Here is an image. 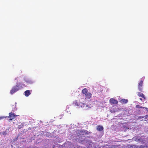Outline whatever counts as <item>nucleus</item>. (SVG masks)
Returning a JSON list of instances; mask_svg holds the SVG:
<instances>
[{
    "instance_id": "1",
    "label": "nucleus",
    "mask_w": 148,
    "mask_h": 148,
    "mask_svg": "<svg viewBox=\"0 0 148 148\" xmlns=\"http://www.w3.org/2000/svg\"><path fill=\"white\" fill-rule=\"evenodd\" d=\"M20 88L19 86V85H16L14 86L10 91V93L12 95L15 92L18 91Z\"/></svg>"
},
{
    "instance_id": "2",
    "label": "nucleus",
    "mask_w": 148,
    "mask_h": 148,
    "mask_svg": "<svg viewBox=\"0 0 148 148\" xmlns=\"http://www.w3.org/2000/svg\"><path fill=\"white\" fill-rule=\"evenodd\" d=\"M143 81L142 80L140 81L138 84V89L139 90L140 92H143Z\"/></svg>"
},
{
    "instance_id": "3",
    "label": "nucleus",
    "mask_w": 148,
    "mask_h": 148,
    "mask_svg": "<svg viewBox=\"0 0 148 148\" xmlns=\"http://www.w3.org/2000/svg\"><path fill=\"white\" fill-rule=\"evenodd\" d=\"M110 102L112 104H117L118 103V101L113 98H111L110 100Z\"/></svg>"
},
{
    "instance_id": "4",
    "label": "nucleus",
    "mask_w": 148,
    "mask_h": 148,
    "mask_svg": "<svg viewBox=\"0 0 148 148\" xmlns=\"http://www.w3.org/2000/svg\"><path fill=\"white\" fill-rule=\"evenodd\" d=\"M80 106L81 107L86 109H87L89 108L88 106L85 103H81Z\"/></svg>"
},
{
    "instance_id": "5",
    "label": "nucleus",
    "mask_w": 148,
    "mask_h": 148,
    "mask_svg": "<svg viewBox=\"0 0 148 148\" xmlns=\"http://www.w3.org/2000/svg\"><path fill=\"white\" fill-rule=\"evenodd\" d=\"M137 95H138L139 97H142L144 99L143 101H144L145 100V95H144V94L142 93L141 92H138L137 93Z\"/></svg>"
},
{
    "instance_id": "6",
    "label": "nucleus",
    "mask_w": 148,
    "mask_h": 148,
    "mask_svg": "<svg viewBox=\"0 0 148 148\" xmlns=\"http://www.w3.org/2000/svg\"><path fill=\"white\" fill-rule=\"evenodd\" d=\"M92 94L90 92H87L85 95L86 99H90V98L92 96Z\"/></svg>"
},
{
    "instance_id": "7",
    "label": "nucleus",
    "mask_w": 148,
    "mask_h": 148,
    "mask_svg": "<svg viewBox=\"0 0 148 148\" xmlns=\"http://www.w3.org/2000/svg\"><path fill=\"white\" fill-rule=\"evenodd\" d=\"M9 115L8 116V117L12 118V119H14L16 116V115H15L14 113L12 112L10 113L9 114Z\"/></svg>"
},
{
    "instance_id": "8",
    "label": "nucleus",
    "mask_w": 148,
    "mask_h": 148,
    "mask_svg": "<svg viewBox=\"0 0 148 148\" xmlns=\"http://www.w3.org/2000/svg\"><path fill=\"white\" fill-rule=\"evenodd\" d=\"M120 102L122 104H124L128 102V100L125 99H123L121 100Z\"/></svg>"
},
{
    "instance_id": "9",
    "label": "nucleus",
    "mask_w": 148,
    "mask_h": 148,
    "mask_svg": "<svg viewBox=\"0 0 148 148\" xmlns=\"http://www.w3.org/2000/svg\"><path fill=\"white\" fill-rule=\"evenodd\" d=\"M31 94L30 90H27L24 92V95L26 97H28Z\"/></svg>"
},
{
    "instance_id": "10",
    "label": "nucleus",
    "mask_w": 148,
    "mask_h": 148,
    "mask_svg": "<svg viewBox=\"0 0 148 148\" xmlns=\"http://www.w3.org/2000/svg\"><path fill=\"white\" fill-rule=\"evenodd\" d=\"M103 129V128L102 126L98 125L97 127V130L99 131H102Z\"/></svg>"
},
{
    "instance_id": "11",
    "label": "nucleus",
    "mask_w": 148,
    "mask_h": 148,
    "mask_svg": "<svg viewBox=\"0 0 148 148\" xmlns=\"http://www.w3.org/2000/svg\"><path fill=\"white\" fill-rule=\"evenodd\" d=\"M88 92V90L86 88L83 89L82 90V92L85 95Z\"/></svg>"
},
{
    "instance_id": "12",
    "label": "nucleus",
    "mask_w": 148,
    "mask_h": 148,
    "mask_svg": "<svg viewBox=\"0 0 148 148\" xmlns=\"http://www.w3.org/2000/svg\"><path fill=\"white\" fill-rule=\"evenodd\" d=\"M74 103L75 106H78L79 105V102H78L77 100H75L74 102Z\"/></svg>"
},
{
    "instance_id": "13",
    "label": "nucleus",
    "mask_w": 148,
    "mask_h": 148,
    "mask_svg": "<svg viewBox=\"0 0 148 148\" xmlns=\"http://www.w3.org/2000/svg\"><path fill=\"white\" fill-rule=\"evenodd\" d=\"M24 126V125L22 123H21L20 125H18V129H21V128H22Z\"/></svg>"
},
{
    "instance_id": "14",
    "label": "nucleus",
    "mask_w": 148,
    "mask_h": 148,
    "mask_svg": "<svg viewBox=\"0 0 148 148\" xmlns=\"http://www.w3.org/2000/svg\"><path fill=\"white\" fill-rule=\"evenodd\" d=\"M136 108H145V107H142V106H140V105H137L136 106Z\"/></svg>"
},
{
    "instance_id": "15",
    "label": "nucleus",
    "mask_w": 148,
    "mask_h": 148,
    "mask_svg": "<svg viewBox=\"0 0 148 148\" xmlns=\"http://www.w3.org/2000/svg\"><path fill=\"white\" fill-rule=\"evenodd\" d=\"M145 116H140L138 117V118H137V119H142Z\"/></svg>"
},
{
    "instance_id": "16",
    "label": "nucleus",
    "mask_w": 148,
    "mask_h": 148,
    "mask_svg": "<svg viewBox=\"0 0 148 148\" xmlns=\"http://www.w3.org/2000/svg\"><path fill=\"white\" fill-rule=\"evenodd\" d=\"M85 134H89L90 133V132H88L86 130L85 131Z\"/></svg>"
},
{
    "instance_id": "17",
    "label": "nucleus",
    "mask_w": 148,
    "mask_h": 148,
    "mask_svg": "<svg viewBox=\"0 0 148 148\" xmlns=\"http://www.w3.org/2000/svg\"><path fill=\"white\" fill-rule=\"evenodd\" d=\"M2 134L4 135H5L7 134L6 132V131H4L2 133Z\"/></svg>"
},
{
    "instance_id": "18",
    "label": "nucleus",
    "mask_w": 148,
    "mask_h": 148,
    "mask_svg": "<svg viewBox=\"0 0 148 148\" xmlns=\"http://www.w3.org/2000/svg\"><path fill=\"white\" fill-rule=\"evenodd\" d=\"M110 112L111 113H114L115 111L114 110L111 109L110 110Z\"/></svg>"
},
{
    "instance_id": "19",
    "label": "nucleus",
    "mask_w": 148,
    "mask_h": 148,
    "mask_svg": "<svg viewBox=\"0 0 148 148\" xmlns=\"http://www.w3.org/2000/svg\"><path fill=\"white\" fill-rule=\"evenodd\" d=\"M13 119H12V118H10L9 119V121L12 120Z\"/></svg>"
},
{
    "instance_id": "20",
    "label": "nucleus",
    "mask_w": 148,
    "mask_h": 148,
    "mask_svg": "<svg viewBox=\"0 0 148 148\" xmlns=\"http://www.w3.org/2000/svg\"><path fill=\"white\" fill-rule=\"evenodd\" d=\"M3 117H0V120L3 119Z\"/></svg>"
},
{
    "instance_id": "21",
    "label": "nucleus",
    "mask_w": 148,
    "mask_h": 148,
    "mask_svg": "<svg viewBox=\"0 0 148 148\" xmlns=\"http://www.w3.org/2000/svg\"><path fill=\"white\" fill-rule=\"evenodd\" d=\"M140 99L141 100V101H142V98H140Z\"/></svg>"
}]
</instances>
